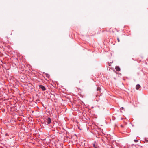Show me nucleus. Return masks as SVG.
<instances>
[{
    "label": "nucleus",
    "instance_id": "obj_12",
    "mask_svg": "<svg viewBox=\"0 0 148 148\" xmlns=\"http://www.w3.org/2000/svg\"><path fill=\"white\" fill-rule=\"evenodd\" d=\"M121 127L122 128H123V126L122 125H121Z\"/></svg>",
    "mask_w": 148,
    "mask_h": 148
},
{
    "label": "nucleus",
    "instance_id": "obj_4",
    "mask_svg": "<svg viewBox=\"0 0 148 148\" xmlns=\"http://www.w3.org/2000/svg\"><path fill=\"white\" fill-rule=\"evenodd\" d=\"M93 147L94 148H97L98 147V144L97 142H95L93 144Z\"/></svg>",
    "mask_w": 148,
    "mask_h": 148
},
{
    "label": "nucleus",
    "instance_id": "obj_1",
    "mask_svg": "<svg viewBox=\"0 0 148 148\" xmlns=\"http://www.w3.org/2000/svg\"><path fill=\"white\" fill-rule=\"evenodd\" d=\"M101 88L98 87H97V90L98 91L97 94L96 95V97H97V96H100L101 95Z\"/></svg>",
    "mask_w": 148,
    "mask_h": 148
},
{
    "label": "nucleus",
    "instance_id": "obj_5",
    "mask_svg": "<svg viewBox=\"0 0 148 148\" xmlns=\"http://www.w3.org/2000/svg\"><path fill=\"white\" fill-rule=\"evenodd\" d=\"M115 69L116 70L118 71H120V68L118 66H116L115 67Z\"/></svg>",
    "mask_w": 148,
    "mask_h": 148
},
{
    "label": "nucleus",
    "instance_id": "obj_6",
    "mask_svg": "<svg viewBox=\"0 0 148 148\" xmlns=\"http://www.w3.org/2000/svg\"><path fill=\"white\" fill-rule=\"evenodd\" d=\"M140 87V86L139 84H137L136 86V89L138 90Z\"/></svg>",
    "mask_w": 148,
    "mask_h": 148
},
{
    "label": "nucleus",
    "instance_id": "obj_10",
    "mask_svg": "<svg viewBox=\"0 0 148 148\" xmlns=\"http://www.w3.org/2000/svg\"><path fill=\"white\" fill-rule=\"evenodd\" d=\"M5 136H8V133L5 134Z\"/></svg>",
    "mask_w": 148,
    "mask_h": 148
},
{
    "label": "nucleus",
    "instance_id": "obj_13",
    "mask_svg": "<svg viewBox=\"0 0 148 148\" xmlns=\"http://www.w3.org/2000/svg\"><path fill=\"white\" fill-rule=\"evenodd\" d=\"M108 65H109V66H110V64L109 63V62H108Z\"/></svg>",
    "mask_w": 148,
    "mask_h": 148
},
{
    "label": "nucleus",
    "instance_id": "obj_3",
    "mask_svg": "<svg viewBox=\"0 0 148 148\" xmlns=\"http://www.w3.org/2000/svg\"><path fill=\"white\" fill-rule=\"evenodd\" d=\"M51 121V119L50 117H48L47 120V123L48 124H50Z\"/></svg>",
    "mask_w": 148,
    "mask_h": 148
},
{
    "label": "nucleus",
    "instance_id": "obj_9",
    "mask_svg": "<svg viewBox=\"0 0 148 148\" xmlns=\"http://www.w3.org/2000/svg\"><path fill=\"white\" fill-rule=\"evenodd\" d=\"M145 140L147 142H148V140L147 139V138H145Z\"/></svg>",
    "mask_w": 148,
    "mask_h": 148
},
{
    "label": "nucleus",
    "instance_id": "obj_8",
    "mask_svg": "<svg viewBox=\"0 0 148 148\" xmlns=\"http://www.w3.org/2000/svg\"><path fill=\"white\" fill-rule=\"evenodd\" d=\"M134 141L135 142H138V140H137L135 139L134 140Z\"/></svg>",
    "mask_w": 148,
    "mask_h": 148
},
{
    "label": "nucleus",
    "instance_id": "obj_2",
    "mask_svg": "<svg viewBox=\"0 0 148 148\" xmlns=\"http://www.w3.org/2000/svg\"><path fill=\"white\" fill-rule=\"evenodd\" d=\"M39 87L40 88L42 89L43 91H44L46 90V88L45 87L42 85H40Z\"/></svg>",
    "mask_w": 148,
    "mask_h": 148
},
{
    "label": "nucleus",
    "instance_id": "obj_14",
    "mask_svg": "<svg viewBox=\"0 0 148 148\" xmlns=\"http://www.w3.org/2000/svg\"><path fill=\"white\" fill-rule=\"evenodd\" d=\"M121 108H122L123 109V107H122Z\"/></svg>",
    "mask_w": 148,
    "mask_h": 148
},
{
    "label": "nucleus",
    "instance_id": "obj_11",
    "mask_svg": "<svg viewBox=\"0 0 148 148\" xmlns=\"http://www.w3.org/2000/svg\"><path fill=\"white\" fill-rule=\"evenodd\" d=\"M117 39V40H118V42H119L120 40H119V38H118Z\"/></svg>",
    "mask_w": 148,
    "mask_h": 148
},
{
    "label": "nucleus",
    "instance_id": "obj_7",
    "mask_svg": "<svg viewBox=\"0 0 148 148\" xmlns=\"http://www.w3.org/2000/svg\"><path fill=\"white\" fill-rule=\"evenodd\" d=\"M45 76L47 77L48 78H49L50 77L49 75L47 73H46L45 74Z\"/></svg>",
    "mask_w": 148,
    "mask_h": 148
}]
</instances>
